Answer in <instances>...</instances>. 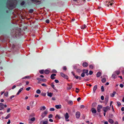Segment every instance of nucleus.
Masks as SVG:
<instances>
[{
	"label": "nucleus",
	"mask_w": 124,
	"mask_h": 124,
	"mask_svg": "<svg viewBox=\"0 0 124 124\" xmlns=\"http://www.w3.org/2000/svg\"><path fill=\"white\" fill-rule=\"evenodd\" d=\"M110 109L109 107L107 106L106 107H103V111L105 112H106L107 111H109Z\"/></svg>",
	"instance_id": "1"
},
{
	"label": "nucleus",
	"mask_w": 124,
	"mask_h": 124,
	"mask_svg": "<svg viewBox=\"0 0 124 124\" xmlns=\"http://www.w3.org/2000/svg\"><path fill=\"white\" fill-rule=\"evenodd\" d=\"M7 107L6 105H4L2 103H0V110H1L4 109V107Z\"/></svg>",
	"instance_id": "2"
},
{
	"label": "nucleus",
	"mask_w": 124,
	"mask_h": 124,
	"mask_svg": "<svg viewBox=\"0 0 124 124\" xmlns=\"http://www.w3.org/2000/svg\"><path fill=\"white\" fill-rule=\"evenodd\" d=\"M60 75L62 77L64 78H65L67 79H68V76L62 72H61L60 73Z\"/></svg>",
	"instance_id": "3"
},
{
	"label": "nucleus",
	"mask_w": 124,
	"mask_h": 124,
	"mask_svg": "<svg viewBox=\"0 0 124 124\" xmlns=\"http://www.w3.org/2000/svg\"><path fill=\"white\" fill-rule=\"evenodd\" d=\"M64 116L66 121H69V120L68 119V118L69 117V116L68 113H66L64 115Z\"/></svg>",
	"instance_id": "4"
},
{
	"label": "nucleus",
	"mask_w": 124,
	"mask_h": 124,
	"mask_svg": "<svg viewBox=\"0 0 124 124\" xmlns=\"http://www.w3.org/2000/svg\"><path fill=\"white\" fill-rule=\"evenodd\" d=\"M102 107L101 105H98L97 108V111L98 112H99L101 111V109L102 108Z\"/></svg>",
	"instance_id": "5"
},
{
	"label": "nucleus",
	"mask_w": 124,
	"mask_h": 124,
	"mask_svg": "<svg viewBox=\"0 0 124 124\" xmlns=\"http://www.w3.org/2000/svg\"><path fill=\"white\" fill-rule=\"evenodd\" d=\"M72 73L73 75L74 76L75 78L77 79H78L79 80L81 79V77H79L78 76L76 75L73 72H72Z\"/></svg>",
	"instance_id": "6"
},
{
	"label": "nucleus",
	"mask_w": 124,
	"mask_h": 124,
	"mask_svg": "<svg viewBox=\"0 0 124 124\" xmlns=\"http://www.w3.org/2000/svg\"><path fill=\"white\" fill-rule=\"evenodd\" d=\"M47 112L46 111H45L41 115V116L42 117V118H43L47 114Z\"/></svg>",
	"instance_id": "7"
},
{
	"label": "nucleus",
	"mask_w": 124,
	"mask_h": 124,
	"mask_svg": "<svg viewBox=\"0 0 124 124\" xmlns=\"http://www.w3.org/2000/svg\"><path fill=\"white\" fill-rule=\"evenodd\" d=\"M76 116L77 118H79L80 116V112H77L76 113Z\"/></svg>",
	"instance_id": "8"
},
{
	"label": "nucleus",
	"mask_w": 124,
	"mask_h": 124,
	"mask_svg": "<svg viewBox=\"0 0 124 124\" xmlns=\"http://www.w3.org/2000/svg\"><path fill=\"white\" fill-rule=\"evenodd\" d=\"M113 3L114 1L112 0H110V1H109L108 4V6L109 7V5L111 6L112 4H113Z\"/></svg>",
	"instance_id": "9"
},
{
	"label": "nucleus",
	"mask_w": 124,
	"mask_h": 124,
	"mask_svg": "<svg viewBox=\"0 0 124 124\" xmlns=\"http://www.w3.org/2000/svg\"><path fill=\"white\" fill-rule=\"evenodd\" d=\"M36 3L37 4H39L41 3V0H32Z\"/></svg>",
	"instance_id": "10"
},
{
	"label": "nucleus",
	"mask_w": 124,
	"mask_h": 124,
	"mask_svg": "<svg viewBox=\"0 0 124 124\" xmlns=\"http://www.w3.org/2000/svg\"><path fill=\"white\" fill-rule=\"evenodd\" d=\"M82 65L83 67H86L88 66V64L86 62H84L83 63Z\"/></svg>",
	"instance_id": "11"
},
{
	"label": "nucleus",
	"mask_w": 124,
	"mask_h": 124,
	"mask_svg": "<svg viewBox=\"0 0 124 124\" xmlns=\"http://www.w3.org/2000/svg\"><path fill=\"white\" fill-rule=\"evenodd\" d=\"M91 110L92 112L93 113H96V111L95 109L94 108H92L91 109Z\"/></svg>",
	"instance_id": "12"
},
{
	"label": "nucleus",
	"mask_w": 124,
	"mask_h": 124,
	"mask_svg": "<svg viewBox=\"0 0 124 124\" xmlns=\"http://www.w3.org/2000/svg\"><path fill=\"white\" fill-rule=\"evenodd\" d=\"M56 74H52L51 76V78L52 79H54L55 78L54 76H55Z\"/></svg>",
	"instance_id": "13"
},
{
	"label": "nucleus",
	"mask_w": 124,
	"mask_h": 124,
	"mask_svg": "<svg viewBox=\"0 0 124 124\" xmlns=\"http://www.w3.org/2000/svg\"><path fill=\"white\" fill-rule=\"evenodd\" d=\"M50 71L48 70H44V73L46 74H48L50 73Z\"/></svg>",
	"instance_id": "14"
},
{
	"label": "nucleus",
	"mask_w": 124,
	"mask_h": 124,
	"mask_svg": "<svg viewBox=\"0 0 124 124\" xmlns=\"http://www.w3.org/2000/svg\"><path fill=\"white\" fill-rule=\"evenodd\" d=\"M88 70H83V72L84 73H86L87 75H88Z\"/></svg>",
	"instance_id": "15"
},
{
	"label": "nucleus",
	"mask_w": 124,
	"mask_h": 124,
	"mask_svg": "<svg viewBox=\"0 0 124 124\" xmlns=\"http://www.w3.org/2000/svg\"><path fill=\"white\" fill-rule=\"evenodd\" d=\"M23 90V88H21L20 89H19L18 92L17 93L16 95H18L19 94V93L21 92Z\"/></svg>",
	"instance_id": "16"
},
{
	"label": "nucleus",
	"mask_w": 124,
	"mask_h": 124,
	"mask_svg": "<svg viewBox=\"0 0 124 124\" xmlns=\"http://www.w3.org/2000/svg\"><path fill=\"white\" fill-rule=\"evenodd\" d=\"M101 75V73L100 72H98L96 75L97 77H99Z\"/></svg>",
	"instance_id": "17"
},
{
	"label": "nucleus",
	"mask_w": 124,
	"mask_h": 124,
	"mask_svg": "<svg viewBox=\"0 0 124 124\" xmlns=\"http://www.w3.org/2000/svg\"><path fill=\"white\" fill-rule=\"evenodd\" d=\"M55 118L57 119H59L60 118V116L58 114L56 115Z\"/></svg>",
	"instance_id": "18"
},
{
	"label": "nucleus",
	"mask_w": 124,
	"mask_h": 124,
	"mask_svg": "<svg viewBox=\"0 0 124 124\" xmlns=\"http://www.w3.org/2000/svg\"><path fill=\"white\" fill-rule=\"evenodd\" d=\"M55 107L57 109L60 108H61V105H56L55 106Z\"/></svg>",
	"instance_id": "19"
},
{
	"label": "nucleus",
	"mask_w": 124,
	"mask_h": 124,
	"mask_svg": "<svg viewBox=\"0 0 124 124\" xmlns=\"http://www.w3.org/2000/svg\"><path fill=\"white\" fill-rule=\"evenodd\" d=\"M47 95L48 96H50V97H51L53 95V93H49L47 92Z\"/></svg>",
	"instance_id": "20"
},
{
	"label": "nucleus",
	"mask_w": 124,
	"mask_h": 124,
	"mask_svg": "<svg viewBox=\"0 0 124 124\" xmlns=\"http://www.w3.org/2000/svg\"><path fill=\"white\" fill-rule=\"evenodd\" d=\"M108 121L111 124H112L114 123V121L112 119H109Z\"/></svg>",
	"instance_id": "21"
},
{
	"label": "nucleus",
	"mask_w": 124,
	"mask_h": 124,
	"mask_svg": "<svg viewBox=\"0 0 124 124\" xmlns=\"http://www.w3.org/2000/svg\"><path fill=\"white\" fill-rule=\"evenodd\" d=\"M42 122L43 124H47L48 123L47 120L45 121H42Z\"/></svg>",
	"instance_id": "22"
},
{
	"label": "nucleus",
	"mask_w": 124,
	"mask_h": 124,
	"mask_svg": "<svg viewBox=\"0 0 124 124\" xmlns=\"http://www.w3.org/2000/svg\"><path fill=\"white\" fill-rule=\"evenodd\" d=\"M97 85H95L94 86L93 88V91L94 92H95V91L97 89Z\"/></svg>",
	"instance_id": "23"
},
{
	"label": "nucleus",
	"mask_w": 124,
	"mask_h": 124,
	"mask_svg": "<svg viewBox=\"0 0 124 124\" xmlns=\"http://www.w3.org/2000/svg\"><path fill=\"white\" fill-rule=\"evenodd\" d=\"M116 93V92H113V93L111 94V96L112 97H113L114 96L115 94Z\"/></svg>",
	"instance_id": "24"
},
{
	"label": "nucleus",
	"mask_w": 124,
	"mask_h": 124,
	"mask_svg": "<svg viewBox=\"0 0 124 124\" xmlns=\"http://www.w3.org/2000/svg\"><path fill=\"white\" fill-rule=\"evenodd\" d=\"M68 85L69 87H67V88L68 89H70L72 87V84H71L70 85H69V84H68Z\"/></svg>",
	"instance_id": "25"
},
{
	"label": "nucleus",
	"mask_w": 124,
	"mask_h": 124,
	"mask_svg": "<svg viewBox=\"0 0 124 124\" xmlns=\"http://www.w3.org/2000/svg\"><path fill=\"white\" fill-rule=\"evenodd\" d=\"M108 99V96L107 97H106L105 98V101H106V102H107Z\"/></svg>",
	"instance_id": "26"
},
{
	"label": "nucleus",
	"mask_w": 124,
	"mask_h": 124,
	"mask_svg": "<svg viewBox=\"0 0 124 124\" xmlns=\"http://www.w3.org/2000/svg\"><path fill=\"white\" fill-rule=\"evenodd\" d=\"M73 102L71 101H69L68 103V104L70 105H72V104H73Z\"/></svg>",
	"instance_id": "27"
},
{
	"label": "nucleus",
	"mask_w": 124,
	"mask_h": 124,
	"mask_svg": "<svg viewBox=\"0 0 124 124\" xmlns=\"http://www.w3.org/2000/svg\"><path fill=\"white\" fill-rule=\"evenodd\" d=\"M86 27V26L85 24H84L83 26H82L81 27V29H84Z\"/></svg>",
	"instance_id": "28"
},
{
	"label": "nucleus",
	"mask_w": 124,
	"mask_h": 124,
	"mask_svg": "<svg viewBox=\"0 0 124 124\" xmlns=\"http://www.w3.org/2000/svg\"><path fill=\"white\" fill-rule=\"evenodd\" d=\"M10 116V114H8L7 116L5 117V119H7Z\"/></svg>",
	"instance_id": "29"
},
{
	"label": "nucleus",
	"mask_w": 124,
	"mask_h": 124,
	"mask_svg": "<svg viewBox=\"0 0 124 124\" xmlns=\"http://www.w3.org/2000/svg\"><path fill=\"white\" fill-rule=\"evenodd\" d=\"M106 81V80L105 78H103L101 80L102 82L103 83L105 82Z\"/></svg>",
	"instance_id": "30"
},
{
	"label": "nucleus",
	"mask_w": 124,
	"mask_h": 124,
	"mask_svg": "<svg viewBox=\"0 0 124 124\" xmlns=\"http://www.w3.org/2000/svg\"><path fill=\"white\" fill-rule=\"evenodd\" d=\"M117 75H119L120 73V71L119 70H118L115 71Z\"/></svg>",
	"instance_id": "31"
},
{
	"label": "nucleus",
	"mask_w": 124,
	"mask_h": 124,
	"mask_svg": "<svg viewBox=\"0 0 124 124\" xmlns=\"http://www.w3.org/2000/svg\"><path fill=\"white\" fill-rule=\"evenodd\" d=\"M44 70H40L39 71V72L41 74H43L44 72Z\"/></svg>",
	"instance_id": "32"
},
{
	"label": "nucleus",
	"mask_w": 124,
	"mask_h": 124,
	"mask_svg": "<svg viewBox=\"0 0 124 124\" xmlns=\"http://www.w3.org/2000/svg\"><path fill=\"white\" fill-rule=\"evenodd\" d=\"M45 109H46L45 107V106H42V107L40 109V110H44Z\"/></svg>",
	"instance_id": "33"
},
{
	"label": "nucleus",
	"mask_w": 124,
	"mask_h": 124,
	"mask_svg": "<svg viewBox=\"0 0 124 124\" xmlns=\"http://www.w3.org/2000/svg\"><path fill=\"white\" fill-rule=\"evenodd\" d=\"M36 93L38 94H40L41 93V91L40 90L38 89L36 91Z\"/></svg>",
	"instance_id": "34"
},
{
	"label": "nucleus",
	"mask_w": 124,
	"mask_h": 124,
	"mask_svg": "<svg viewBox=\"0 0 124 124\" xmlns=\"http://www.w3.org/2000/svg\"><path fill=\"white\" fill-rule=\"evenodd\" d=\"M31 77L30 76H26L24 78H22V79H23L25 78H30Z\"/></svg>",
	"instance_id": "35"
},
{
	"label": "nucleus",
	"mask_w": 124,
	"mask_h": 124,
	"mask_svg": "<svg viewBox=\"0 0 124 124\" xmlns=\"http://www.w3.org/2000/svg\"><path fill=\"white\" fill-rule=\"evenodd\" d=\"M81 76L82 77H85V74L83 72L82 73L81 75Z\"/></svg>",
	"instance_id": "36"
},
{
	"label": "nucleus",
	"mask_w": 124,
	"mask_h": 124,
	"mask_svg": "<svg viewBox=\"0 0 124 124\" xmlns=\"http://www.w3.org/2000/svg\"><path fill=\"white\" fill-rule=\"evenodd\" d=\"M4 95L5 96H8V92H6L5 93H4Z\"/></svg>",
	"instance_id": "37"
},
{
	"label": "nucleus",
	"mask_w": 124,
	"mask_h": 124,
	"mask_svg": "<svg viewBox=\"0 0 124 124\" xmlns=\"http://www.w3.org/2000/svg\"><path fill=\"white\" fill-rule=\"evenodd\" d=\"M51 85L52 87L54 88V89H55L54 88V84L53 83H51Z\"/></svg>",
	"instance_id": "38"
},
{
	"label": "nucleus",
	"mask_w": 124,
	"mask_h": 124,
	"mask_svg": "<svg viewBox=\"0 0 124 124\" xmlns=\"http://www.w3.org/2000/svg\"><path fill=\"white\" fill-rule=\"evenodd\" d=\"M90 68L91 69H92L93 68V66L92 65H91L89 66Z\"/></svg>",
	"instance_id": "39"
},
{
	"label": "nucleus",
	"mask_w": 124,
	"mask_h": 124,
	"mask_svg": "<svg viewBox=\"0 0 124 124\" xmlns=\"http://www.w3.org/2000/svg\"><path fill=\"white\" fill-rule=\"evenodd\" d=\"M101 91L102 92H103L104 91V87L103 86H102L101 88Z\"/></svg>",
	"instance_id": "40"
},
{
	"label": "nucleus",
	"mask_w": 124,
	"mask_h": 124,
	"mask_svg": "<svg viewBox=\"0 0 124 124\" xmlns=\"http://www.w3.org/2000/svg\"><path fill=\"white\" fill-rule=\"evenodd\" d=\"M117 104L119 106H120L121 105V103L120 102H117Z\"/></svg>",
	"instance_id": "41"
},
{
	"label": "nucleus",
	"mask_w": 124,
	"mask_h": 124,
	"mask_svg": "<svg viewBox=\"0 0 124 124\" xmlns=\"http://www.w3.org/2000/svg\"><path fill=\"white\" fill-rule=\"evenodd\" d=\"M63 69L65 71H66L67 69L66 67V66H64L63 67Z\"/></svg>",
	"instance_id": "42"
},
{
	"label": "nucleus",
	"mask_w": 124,
	"mask_h": 124,
	"mask_svg": "<svg viewBox=\"0 0 124 124\" xmlns=\"http://www.w3.org/2000/svg\"><path fill=\"white\" fill-rule=\"evenodd\" d=\"M35 117H33L31 119V120L32 121H35Z\"/></svg>",
	"instance_id": "43"
},
{
	"label": "nucleus",
	"mask_w": 124,
	"mask_h": 124,
	"mask_svg": "<svg viewBox=\"0 0 124 124\" xmlns=\"http://www.w3.org/2000/svg\"><path fill=\"white\" fill-rule=\"evenodd\" d=\"M31 88L30 87H28L26 89V90L27 91H28L31 89Z\"/></svg>",
	"instance_id": "44"
},
{
	"label": "nucleus",
	"mask_w": 124,
	"mask_h": 124,
	"mask_svg": "<svg viewBox=\"0 0 124 124\" xmlns=\"http://www.w3.org/2000/svg\"><path fill=\"white\" fill-rule=\"evenodd\" d=\"M33 10L32 9H31L29 11V13H32L33 12Z\"/></svg>",
	"instance_id": "45"
},
{
	"label": "nucleus",
	"mask_w": 124,
	"mask_h": 124,
	"mask_svg": "<svg viewBox=\"0 0 124 124\" xmlns=\"http://www.w3.org/2000/svg\"><path fill=\"white\" fill-rule=\"evenodd\" d=\"M50 111H54V109L53 108H51L50 109Z\"/></svg>",
	"instance_id": "46"
},
{
	"label": "nucleus",
	"mask_w": 124,
	"mask_h": 124,
	"mask_svg": "<svg viewBox=\"0 0 124 124\" xmlns=\"http://www.w3.org/2000/svg\"><path fill=\"white\" fill-rule=\"evenodd\" d=\"M49 20L47 19L46 20V23H49Z\"/></svg>",
	"instance_id": "47"
},
{
	"label": "nucleus",
	"mask_w": 124,
	"mask_h": 124,
	"mask_svg": "<svg viewBox=\"0 0 124 124\" xmlns=\"http://www.w3.org/2000/svg\"><path fill=\"white\" fill-rule=\"evenodd\" d=\"M93 73V72L92 71H90L89 74L90 75H92Z\"/></svg>",
	"instance_id": "48"
},
{
	"label": "nucleus",
	"mask_w": 124,
	"mask_h": 124,
	"mask_svg": "<svg viewBox=\"0 0 124 124\" xmlns=\"http://www.w3.org/2000/svg\"><path fill=\"white\" fill-rule=\"evenodd\" d=\"M33 103H34V102H33V101L31 102L30 103V105L32 107Z\"/></svg>",
	"instance_id": "49"
},
{
	"label": "nucleus",
	"mask_w": 124,
	"mask_h": 124,
	"mask_svg": "<svg viewBox=\"0 0 124 124\" xmlns=\"http://www.w3.org/2000/svg\"><path fill=\"white\" fill-rule=\"evenodd\" d=\"M120 86L121 87V88H122L124 86V85L123 84H120Z\"/></svg>",
	"instance_id": "50"
},
{
	"label": "nucleus",
	"mask_w": 124,
	"mask_h": 124,
	"mask_svg": "<svg viewBox=\"0 0 124 124\" xmlns=\"http://www.w3.org/2000/svg\"><path fill=\"white\" fill-rule=\"evenodd\" d=\"M101 99L102 100H103L104 99V97L103 96H101Z\"/></svg>",
	"instance_id": "51"
},
{
	"label": "nucleus",
	"mask_w": 124,
	"mask_h": 124,
	"mask_svg": "<svg viewBox=\"0 0 124 124\" xmlns=\"http://www.w3.org/2000/svg\"><path fill=\"white\" fill-rule=\"evenodd\" d=\"M41 85L42 86H47V85H46V84H41Z\"/></svg>",
	"instance_id": "52"
},
{
	"label": "nucleus",
	"mask_w": 124,
	"mask_h": 124,
	"mask_svg": "<svg viewBox=\"0 0 124 124\" xmlns=\"http://www.w3.org/2000/svg\"><path fill=\"white\" fill-rule=\"evenodd\" d=\"M52 116H53L52 114H50L48 116V117L49 118H52Z\"/></svg>",
	"instance_id": "53"
},
{
	"label": "nucleus",
	"mask_w": 124,
	"mask_h": 124,
	"mask_svg": "<svg viewBox=\"0 0 124 124\" xmlns=\"http://www.w3.org/2000/svg\"><path fill=\"white\" fill-rule=\"evenodd\" d=\"M41 81H43L44 82H46V79H42L41 80Z\"/></svg>",
	"instance_id": "54"
},
{
	"label": "nucleus",
	"mask_w": 124,
	"mask_h": 124,
	"mask_svg": "<svg viewBox=\"0 0 124 124\" xmlns=\"http://www.w3.org/2000/svg\"><path fill=\"white\" fill-rule=\"evenodd\" d=\"M112 76L113 78H115L116 77V76L115 74H113L112 75Z\"/></svg>",
	"instance_id": "55"
},
{
	"label": "nucleus",
	"mask_w": 124,
	"mask_h": 124,
	"mask_svg": "<svg viewBox=\"0 0 124 124\" xmlns=\"http://www.w3.org/2000/svg\"><path fill=\"white\" fill-rule=\"evenodd\" d=\"M55 83H57L59 82V81L58 80L55 79Z\"/></svg>",
	"instance_id": "56"
},
{
	"label": "nucleus",
	"mask_w": 124,
	"mask_h": 124,
	"mask_svg": "<svg viewBox=\"0 0 124 124\" xmlns=\"http://www.w3.org/2000/svg\"><path fill=\"white\" fill-rule=\"evenodd\" d=\"M81 100V98L80 97H78L77 99V101H79Z\"/></svg>",
	"instance_id": "57"
},
{
	"label": "nucleus",
	"mask_w": 124,
	"mask_h": 124,
	"mask_svg": "<svg viewBox=\"0 0 124 124\" xmlns=\"http://www.w3.org/2000/svg\"><path fill=\"white\" fill-rule=\"evenodd\" d=\"M10 123V121L9 119L8 120V121L7 123V124H9Z\"/></svg>",
	"instance_id": "58"
},
{
	"label": "nucleus",
	"mask_w": 124,
	"mask_h": 124,
	"mask_svg": "<svg viewBox=\"0 0 124 124\" xmlns=\"http://www.w3.org/2000/svg\"><path fill=\"white\" fill-rule=\"evenodd\" d=\"M24 4V1L22 2L21 4V5H23Z\"/></svg>",
	"instance_id": "59"
},
{
	"label": "nucleus",
	"mask_w": 124,
	"mask_h": 124,
	"mask_svg": "<svg viewBox=\"0 0 124 124\" xmlns=\"http://www.w3.org/2000/svg\"><path fill=\"white\" fill-rule=\"evenodd\" d=\"M10 108H8L7 110V112H8L10 111Z\"/></svg>",
	"instance_id": "60"
},
{
	"label": "nucleus",
	"mask_w": 124,
	"mask_h": 124,
	"mask_svg": "<svg viewBox=\"0 0 124 124\" xmlns=\"http://www.w3.org/2000/svg\"><path fill=\"white\" fill-rule=\"evenodd\" d=\"M121 110L122 111H124V108L122 107V108Z\"/></svg>",
	"instance_id": "61"
},
{
	"label": "nucleus",
	"mask_w": 124,
	"mask_h": 124,
	"mask_svg": "<svg viewBox=\"0 0 124 124\" xmlns=\"http://www.w3.org/2000/svg\"><path fill=\"white\" fill-rule=\"evenodd\" d=\"M16 87V85H14V86H13L12 87V89H14Z\"/></svg>",
	"instance_id": "62"
},
{
	"label": "nucleus",
	"mask_w": 124,
	"mask_h": 124,
	"mask_svg": "<svg viewBox=\"0 0 124 124\" xmlns=\"http://www.w3.org/2000/svg\"><path fill=\"white\" fill-rule=\"evenodd\" d=\"M27 109L28 110H29L30 109L29 107V106H27Z\"/></svg>",
	"instance_id": "63"
},
{
	"label": "nucleus",
	"mask_w": 124,
	"mask_h": 124,
	"mask_svg": "<svg viewBox=\"0 0 124 124\" xmlns=\"http://www.w3.org/2000/svg\"><path fill=\"white\" fill-rule=\"evenodd\" d=\"M104 124H108V122L107 121L105 122H104Z\"/></svg>",
	"instance_id": "64"
}]
</instances>
